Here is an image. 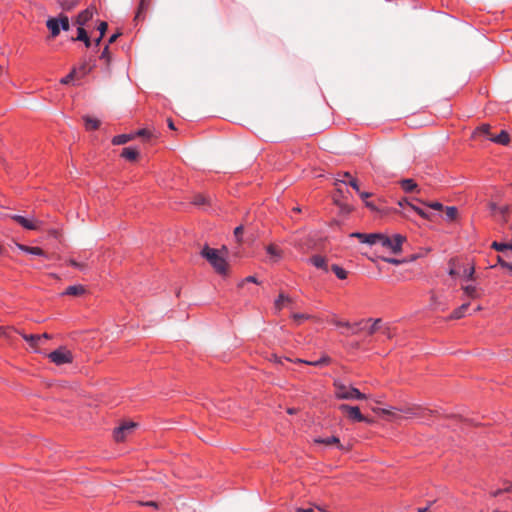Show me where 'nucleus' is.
<instances>
[{
    "label": "nucleus",
    "instance_id": "nucleus-29",
    "mask_svg": "<svg viewBox=\"0 0 512 512\" xmlns=\"http://www.w3.org/2000/svg\"><path fill=\"white\" fill-rule=\"evenodd\" d=\"M414 201L418 202V203H421L427 207H430L434 210H442L443 209V205L440 203V202H425L421 199H418V198H413Z\"/></svg>",
    "mask_w": 512,
    "mask_h": 512
},
{
    "label": "nucleus",
    "instance_id": "nucleus-17",
    "mask_svg": "<svg viewBox=\"0 0 512 512\" xmlns=\"http://www.w3.org/2000/svg\"><path fill=\"white\" fill-rule=\"evenodd\" d=\"M310 262L312 265L319 269H323L326 272L328 271L327 259L320 255H314L310 258Z\"/></svg>",
    "mask_w": 512,
    "mask_h": 512
},
{
    "label": "nucleus",
    "instance_id": "nucleus-24",
    "mask_svg": "<svg viewBox=\"0 0 512 512\" xmlns=\"http://www.w3.org/2000/svg\"><path fill=\"white\" fill-rule=\"evenodd\" d=\"M400 185L405 192H413L417 190V183L413 179H402Z\"/></svg>",
    "mask_w": 512,
    "mask_h": 512
},
{
    "label": "nucleus",
    "instance_id": "nucleus-62",
    "mask_svg": "<svg viewBox=\"0 0 512 512\" xmlns=\"http://www.w3.org/2000/svg\"><path fill=\"white\" fill-rule=\"evenodd\" d=\"M383 333L388 337V338H391L392 337V333H391V330L389 327H385L383 329Z\"/></svg>",
    "mask_w": 512,
    "mask_h": 512
},
{
    "label": "nucleus",
    "instance_id": "nucleus-3",
    "mask_svg": "<svg viewBox=\"0 0 512 512\" xmlns=\"http://www.w3.org/2000/svg\"><path fill=\"white\" fill-rule=\"evenodd\" d=\"M335 397L339 400H363L366 395L361 393L357 388L347 386L338 380L333 383Z\"/></svg>",
    "mask_w": 512,
    "mask_h": 512
},
{
    "label": "nucleus",
    "instance_id": "nucleus-47",
    "mask_svg": "<svg viewBox=\"0 0 512 512\" xmlns=\"http://www.w3.org/2000/svg\"><path fill=\"white\" fill-rule=\"evenodd\" d=\"M383 260L387 263L393 264V265H399L405 262V260H400L396 258H383Z\"/></svg>",
    "mask_w": 512,
    "mask_h": 512
},
{
    "label": "nucleus",
    "instance_id": "nucleus-13",
    "mask_svg": "<svg viewBox=\"0 0 512 512\" xmlns=\"http://www.w3.org/2000/svg\"><path fill=\"white\" fill-rule=\"evenodd\" d=\"M462 290L464 295L470 299H477L481 296V290L473 285H463Z\"/></svg>",
    "mask_w": 512,
    "mask_h": 512
},
{
    "label": "nucleus",
    "instance_id": "nucleus-54",
    "mask_svg": "<svg viewBox=\"0 0 512 512\" xmlns=\"http://www.w3.org/2000/svg\"><path fill=\"white\" fill-rule=\"evenodd\" d=\"M338 206L345 213H349L351 211V207L349 205H347V204L340 203Z\"/></svg>",
    "mask_w": 512,
    "mask_h": 512
},
{
    "label": "nucleus",
    "instance_id": "nucleus-33",
    "mask_svg": "<svg viewBox=\"0 0 512 512\" xmlns=\"http://www.w3.org/2000/svg\"><path fill=\"white\" fill-rule=\"evenodd\" d=\"M330 361H331L330 357L325 355V356H323L321 359H319L317 361L307 362V365L322 366V365L330 363Z\"/></svg>",
    "mask_w": 512,
    "mask_h": 512
},
{
    "label": "nucleus",
    "instance_id": "nucleus-40",
    "mask_svg": "<svg viewBox=\"0 0 512 512\" xmlns=\"http://www.w3.org/2000/svg\"><path fill=\"white\" fill-rule=\"evenodd\" d=\"M380 323H381V319H375L373 321V324L371 325V327L368 329V333L370 335L376 333L378 330H380Z\"/></svg>",
    "mask_w": 512,
    "mask_h": 512
},
{
    "label": "nucleus",
    "instance_id": "nucleus-48",
    "mask_svg": "<svg viewBox=\"0 0 512 512\" xmlns=\"http://www.w3.org/2000/svg\"><path fill=\"white\" fill-rule=\"evenodd\" d=\"M333 324H335L336 326L338 327H346V328H349L351 327L350 323L347 322V321H340V320H333L332 321Z\"/></svg>",
    "mask_w": 512,
    "mask_h": 512
},
{
    "label": "nucleus",
    "instance_id": "nucleus-58",
    "mask_svg": "<svg viewBox=\"0 0 512 512\" xmlns=\"http://www.w3.org/2000/svg\"><path fill=\"white\" fill-rule=\"evenodd\" d=\"M295 512H315L314 508H296Z\"/></svg>",
    "mask_w": 512,
    "mask_h": 512
},
{
    "label": "nucleus",
    "instance_id": "nucleus-38",
    "mask_svg": "<svg viewBox=\"0 0 512 512\" xmlns=\"http://www.w3.org/2000/svg\"><path fill=\"white\" fill-rule=\"evenodd\" d=\"M58 21H59L60 30L61 29L64 31L69 30L70 24H69V19L67 16H62L60 19H58Z\"/></svg>",
    "mask_w": 512,
    "mask_h": 512
},
{
    "label": "nucleus",
    "instance_id": "nucleus-6",
    "mask_svg": "<svg viewBox=\"0 0 512 512\" xmlns=\"http://www.w3.org/2000/svg\"><path fill=\"white\" fill-rule=\"evenodd\" d=\"M48 357L56 365H63L73 361L72 353L66 347H60L49 353Z\"/></svg>",
    "mask_w": 512,
    "mask_h": 512
},
{
    "label": "nucleus",
    "instance_id": "nucleus-34",
    "mask_svg": "<svg viewBox=\"0 0 512 512\" xmlns=\"http://www.w3.org/2000/svg\"><path fill=\"white\" fill-rule=\"evenodd\" d=\"M491 247L495 249L496 251H504L508 249H512V245H509L508 243H499V242H493Z\"/></svg>",
    "mask_w": 512,
    "mask_h": 512
},
{
    "label": "nucleus",
    "instance_id": "nucleus-10",
    "mask_svg": "<svg viewBox=\"0 0 512 512\" xmlns=\"http://www.w3.org/2000/svg\"><path fill=\"white\" fill-rule=\"evenodd\" d=\"M11 219H13L23 228L28 230H39L43 224L42 221L38 220L35 217L26 218L21 215H12Z\"/></svg>",
    "mask_w": 512,
    "mask_h": 512
},
{
    "label": "nucleus",
    "instance_id": "nucleus-61",
    "mask_svg": "<svg viewBox=\"0 0 512 512\" xmlns=\"http://www.w3.org/2000/svg\"><path fill=\"white\" fill-rule=\"evenodd\" d=\"M270 361H273V362H275V363H279V364H281V363H282L281 358H279V357H278L277 355H275V354H273V355L271 356Z\"/></svg>",
    "mask_w": 512,
    "mask_h": 512
},
{
    "label": "nucleus",
    "instance_id": "nucleus-1",
    "mask_svg": "<svg viewBox=\"0 0 512 512\" xmlns=\"http://www.w3.org/2000/svg\"><path fill=\"white\" fill-rule=\"evenodd\" d=\"M474 138L489 140L499 145H507L510 141V136L505 130L493 132L489 124H482L473 133Z\"/></svg>",
    "mask_w": 512,
    "mask_h": 512
},
{
    "label": "nucleus",
    "instance_id": "nucleus-44",
    "mask_svg": "<svg viewBox=\"0 0 512 512\" xmlns=\"http://www.w3.org/2000/svg\"><path fill=\"white\" fill-rule=\"evenodd\" d=\"M449 265H450V269H449V275L452 276V277H456L459 275V273L455 270V260L451 259L450 262H449Z\"/></svg>",
    "mask_w": 512,
    "mask_h": 512
},
{
    "label": "nucleus",
    "instance_id": "nucleus-15",
    "mask_svg": "<svg viewBox=\"0 0 512 512\" xmlns=\"http://www.w3.org/2000/svg\"><path fill=\"white\" fill-rule=\"evenodd\" d=\"M267 254L273 262H277L282 258L283 252L276 245L270 244L266 247Z\"/></svg>",
    "mask_w": 512,
    "mask_h": 512
},
{
    "label": "nucleus",
    "instance_id": "nucleus-43",
    "mask_svg": "<svg viewBox=\"0 0 512 512\" xmlns=\"http://www.w3.org/2000/svg\"><path fill=\"white\" fill-rule=\"evenodd\" d=\"M144 9H145V3H144V0H141L139 9H138L135 19H134L135 21H139L142 18V13H143Z\"/></svg>",
    "mask_w": 512,
    "mask_h": 512
},
{
    "label": "nucleus",
    "instance_id": "nucleus-23",
    "mask_svg": "<svg viewBox=\"0 0 512 512\" xmlns=\"http://www.w3.org/2000/svg\"><path fill=\"white\" fill-rule=\"evenodd\" d=\"M470 306V303L469 302H465L463 303L460 307H458L457 309H455L451 315H450V319H460L464 316L465 312L467 311V309L469 308Z\"/></svg>",
    "mask_w": 512,
    "mask_h": 512
},
{
    "label": "nucleus",
    "instance_id": "nucleus-7",
    "mask_svg": "<svg viewBox=\"0 0 512 512\" xmlns=\"http://www.w3.org/2000/svg\"><path fill=\"white\" fill-rule=\"evenodd\" d=\"M397 412L405 413L408 417L426 418L433 413L432 410L422 408L416 405L394 408Z\"/></svg>",
    "mask_w": 512,
    "mask_h": 512
},
{
    "label": "nucleus",
    "instance_id": "nucleus-22",
    "mask_svg": "<svg viewBox=\"0 0 512 512\" xmlns=\"http://www.w3.org/2000/svg\"><path fill=\"white\" fill-rule=\"evenodd\" d=\"M315 442L325 444V445H337V447L339 449H343V446L341 445L339 438L335 437V436H331L328 438H318V439H315Z\"/></svg>",
    "mask_w": 512,
    "mask_h": 512
},
{
    "label": "nucleus",
    "instance_id": "nucleus-21",
    "mask_svg": "<svg viewBox=\"0 0 512 512\" xmlns=\"http://www.w3.org/2000/svg\"><path fill=\"white\" fill-rule=\"evenodd\" d=\"M84 125L86 130H96L100 126V121L98 119L92 118L90 116H83Z\"/></svg>",
    "mask_w": 512,
    "mask_h": 512
},
{
    "label": "nucleus",
    "instance_id": "nucleus-41",
    "mask_svg": "<svg viewBox=\"0 0 512 512\" xmlns=\"http://www.w3.org/2000/svg\"><path fill=\"white\" fill-rule=\"evenodd\" d=\"M497 262L512 274V263L504 261L501 256H497Z\"/></svg>",
    "mask_w": 512,
    "mask_h": 512
},
{
    "label": "nucleus",
    "instance_id": "nucleus-14",
    "mask_svg": "<svg viewBox=\"0 0 512 512\" xmlns=\"http://www.w3.org/2000/svg\"><path fill=\"white\" fill-rule=\"evenodd\" d=\"M293 303V300L291 297L285 295L284 293H280L279 297L274 302V308L276 311H281L284 305H290Z\"/></svg>",
    "mask_w": 512,
    "mask_h": 512
},
{
    "label": "nucleus",
    "instance_id": "nucleus-51",
    "mask_svg": "<svg viewBox=\"0 0 512 512\" xmlns=\"http://www.w3.org/2000/svg\"><path fill=\"white\" fill-rule=\"evenodd\" d=\"M139 505L142 506H149L157 509L159 507L158 503L155 501H147V502H139Z\"/></svg>",
    "mask_w": 512,
    "mask_h": 512
},
{
    "label": "nucleus",
    "instance_id": "nucleus-55",
    "mask_svg": "<svg viewBox=\"0 0 512 512\" xmlns=\"http://www.w3.org/2000/svg\"><path fill=\"white\" fill-rule=\"evenodd\" d=\"M488 206L492 213L498 212L499 207L496 205L495 202H489Z\"/></svg>",
    "mask_w": 512,
    "mask_h": 512
},
{
    "label": "nucleus",
    "instance_id": "nucleus-20",
    "mask_svg": "<svg viewBox=\"0 0 512 512\" xmlns=\"http://www.w3.org/2000/svg\"><path fill=\"white\" fill-rule=\"evenodd\" d=\"M47 28L50 30L52 37H56L60 33L59 21L56 18H50L46 22Z\"/></svg>",
    "mask_w": 512,
    "mask_h": 512
},
{
    "label": "nucleus",
    "instance_id": "nucleus-32",
    "mask_svg": "<svg viewBox=\"0 0 512 512\" xmlns=\"http://www.w3.org/2000/svg\"><path fill=\"white\" fill-rule=\"evenodd\" d=\"M445 214H446V217L449 221H453L456 219L457 215H458V211H457V208L456 207H453V206H450V207H446L445 209Z\"/></svg>",
    "mask_w": 512,
    "mask_h": 512
},
{
    "label": "nucleus",
    "instance_id": "nucleus-45",
    "mask_svg": "<svg viewBox=\"0 0 512 512\" xmlns=\"http://www.w3.org/2000/svg\"><path fill=\"white\" fill-rule=\"evenodd\" d=\"M242 233H243V226H238V227L235 228L234 236L237 239V242H239V243L242 241L241 240Z\"/></svg>",
    "mask_w": 512,
    "mask_h": 512
},
{
    "label": "nucleus",
    "instance_id": "nucleus-2",
    "mask_svg": "<svg viewBox=\"0 0 512 512\" xmlns=\"http://www.w3.org/2000/svg\"><path fill=\"white\" fill-rule=\"evenodd\" d=\"M200 254L212 265L217 273L221 275H226L228 273V263L220 255L217 249L210 248L206 245L203 247Z\"/></svg>",
    "mask_w": 512,
    "mask_h": 512
},
{
    "label": "nucleus",
    "instance_id": "nucleus-31",
    "mask_svg": "<svg viewBox=\"0 0 512 512\" xmlns=\"http://www.w3.org/2000/svg\"><path fill=\"white\" fill-rule=\"evenodd\" d=\"M331 269H332V271L336 274V276L339 279H346L347 278V271H345L340 266L334 264V265L331 266Z\"/></svg>",
    "mask_w": 512,
    "mask_h": 512
},
{
    "label": "nucleus",
    "instance_id": "nucleus-64",
    "mask_svg": "<svg viewBox=\"0 0 512 512\" xmlns=\"http://www.w3.org/2000/svg\"><path fill=\"white\" fill-rule=\"evenodd\" d=\"M108 54H109L108 46H106V47L104 48V50L102 51V53H101V58H107V57H108Z\"/></svg>",
    "mask_w": 512,
    "mask_h": 512
},
{
    "label": "nucleus",
    "instance_id": "nucleus-9",
    "mask_svg": "<svg viewBox=\"0 0 512 512\" xmlns=\"http://www.w3.org/2000/svg\"><path fill=\"white\" fill-rule=\"evenodd\" d=\"M19 334L22 336V338L28 342L30 347L34 349L35 351H38V348L40 345L43 344L45 340H50L52 337L48 333L43 334H25L22 332H19Z\"/></svg>",
    "mask_w": 512,
    "mask_h": 512
},
{
    "label": "nucleus",
    "instance_id": "nucleus-4",
    "mask_svg": "<svg viewBox=\"0 0 512 512\" xmlns=\"http://www.w3.org/2000/svg\"><path fill=\"white\" fill-rule=\"evenodd\" d=\"M406 241V237L400 234H396L393 238H389L388 236L381 234V239H379V244L391 250L392 253L398 254L402 250V244Z\"/></svg>",
    "mask_w": 512,
    "mask_h": 512
},
{
    "label": "nucleus",
    "instance_id": "nucleus-8",
    "mask_svg": "<svg viewBox=\"0 0 512 512\" xmlns=\"http://www.w3.org/2000/svg\"><path fill=\"white\" fill-rule=\"evenodd\" d=\"M338 409L345 413L347 417L352 421L357 422H368L370 423L371 420H369L367 417L363 416L360 412L359 407L357 406H349L347 404H341L339 405Z\"/></svg>",
    "mask_w": 512,
    "mask_h": 512
},
{
    "label": "nucleus",
    "instance_id": "nucleus-39",
    "mask_svg": "<svg viewBox=\"0 0 512 512\" xmlns=\"http://www.w3.org/2000/svg\"><path fill=\"white\" fill-rule=\"evenodd\" d=\"M108 28V24L106 22H101L98 26V30L100 32V36L98 39H96V44L98 45L102 39V37L104 36L106 30Z\"/></svg>",
    "mask_w": 512,
    "mask_h": 512
},
{
    "label": "nucleus",
    "instance_id": "nucleus-28",
    "mask_svg": "<svg viewBox=\"0 0 512 512\" xmlns=\"http://www.w3.org/2000/svg\"><path fill=\"white\" fill-rule=\"evenodd\" d=\"M209 198L203 194L195 195L193 198V204L196 206H205L209 204Z\"/></svg>",
    "mask_w": 512,
    "mask_h": 512
},
{
    "label": "nucleus",
    "instance_id": "nucleus-57",
    "mask_svg": "<svg viewBox=\"0 0 512 512\" xmlns=\"http://www.w3.org/2000/svg\"><path fill=\"white\" fill-rule=\"evenodd\" d=\"M149 134V131H147L146 129H140L136 132L135 135L137 136H140V137H145Z\"/></svg>",
    "mask_w": 512,
    "mask_h": 512
},
{
    "label": "nucleus",
    "instance_id": "nucleus-42",
    "mask_svg": "<svg viewBox=\"0 0 512 512\" xmlns=\"http://www.w3.org/2000/svg\"><path fill=\"white\" fill-rule=\"evenodd\" d=\"M75 69H73L68 75L61 79L62 84H69L75 77Z\"/></svg>",
    "mask_w": 512,
    "mask_h": 512
},
{
    "label": "nucleus",
    "instance_id": "nucleus-16",
    "mask_svg": "<svg viewBox=\"0 0 512 512\" xmlns=\"http://www.w3.org/2000/svg\"><path fill=\"white\" fill-rule=\"evenodd\" d=\"M140 150L138 147L129 146L123 148L121 152V156L126 158L127 160H136V158L139 156Z\"/></svg>",
    "mask_w": 512,
    "mask_h": 512
},
{
    "label": "nucleus",
    "instance_id": "nucleus-36",
    "mask_svg": "<svg viewBox=\"0 0 512 512\" xmlns=\"http://www.w3.org/2000/svg\"><path fill=\"white\" fill-rule=\"evenodd\" d=\"M311 316L308 315V314H303V313H293L292 314V319L297 323V324H300L301 321L303 320H308L310 319Z\"/></svg>",
    "mask_w": 512,
    "mask_h": 512
},
{
    "label": "nucleus",
    "instance_id": "nucleus-12",
    "mask_svg": "<svg viewBox=\"0 0 512 512\" xmlns=\"http://www.w3.org/2000/svg\"><path fill=\"white\" fill-rule=\"evenodd\" d=\"M86 292V288L83 285H73L66 288V290L62 293V295H69L74 297H79L84 295Z\"/></svg>",
    "mask_w": 512,
    "mask_h": 512
},
{
    "label": "nucleus",
    "instance_id": "nucleus-35",
    "mask_svg": "<svg viewBox=\"0 0 512 512\" xmlns=\"http://www.w3.org/2000/svg\"><path fill=\"white\" fill-rule=\"evenodd\" d=\"M409 204H412V202H410L407 198H403V199L398 201L399 207H401L403 209V211H401L400 213L404 217H409L408 214L405 212V209L409 208Z\"/></svg>",
    "mask_w": 512,
    "mask_h": 512
},
{
    "label": "nucleus",
    "instance_id": "nucleus-30",
    "mask_svg": "<svg viewBox=\"0 0 512 512\" xmlns=\"http://www.w3.org/2000/svg\"><path fill=\"white\" fill-rule=\"evenodd\" d=\"M409 209L415 211L419 216H421L424 219H428V220L431 219V215L429 213L424 211L422 208L414 205L413 203L409 204Z\"/></svg>",
    "mask_w": 512,
    "mask_h": 512
},
{
    "label": "nucleus",
    "instance_id": "nucleus-53",
    "mask_svg": "<svg viewBox=\"0 0 512 512\" xmlns=\"http://www.w3.org/2000/svg\"><path fill=\"white\" fill-rule=\"evenodd\" d=\"M503 490H504V493H511L512 494V483L508 482V481L504 482Z\"/></svg>",
    "mask_w": 512,
    "mask_h": 512
},
{
    "label": "nucleus",
    "instance_id": "nucleus-5",
    "mask_svg": "<svg viewBox=\"0 0 512 512\" xmlns=\"http://www.w3.org/2000/svg\"><path fill=\"white\" fill-rule=\"evenodd\" d=\"M136 422H123L119 427L114 429L113 438L116 442H123L130 436L137 428Z\"/></svg>",
    "mask_w": 512,
    "mask_h": 512
},
{
    "label": "nucleus",
    "instance_id": "nucleus-50",
    "mask_svg": "<svg viewBox=\"0 0 512 512\" xmlns=\"http://www.w3.org/2000/svg\"><path fill=\"white\" fill-rule=\"evenodd\" d=\"M348 184L354 189L356 190V192H360V189H359V185H358V181L354 178H351L348 182Z\"/></svg>",
    "mask_w": 512,
    "mask_h": 512
},
{
    "label": "nucleus",
    "instance_id": "nucleus-37",
    "mask_svg": "<svg viewBox=\"0 0 512 512\" xmlns=\"http://www.w3.org/2000/svg\"><path fill=\"white\" fill-rule=\"evenodd\" d=\"M475 274V267L472 265L468 268H464L463 270V276L468 280H473Z\"/></svg>",
    "mask_w": 512,
    "mask_h": 512
},
{
    "label": "nucleus",
    "instance_id": "nucleus-56",
    "mask_svg": "<svg viewBox=\"0 0 512 512\" xmlns=\"http://www.w3.org/2000/svg\"><path fill=\"white\" fill-rule=\"evenodd\" d=\"M503 493H504L503 488H499V489H497V490L492 491V492L490 493V495H491L492 497H498V496H500V495H501V494H503Z\"/></svg>",
    "mask_w": 512,
    "mask_h": 512
},
{
    "label": "nucleus",
    "instance_id": "nucleus-46",
    "mask_svg": "<svg viewBox=\"0 0 512 512\" xmlns=\"http://www.w3.org/2000/svg\"><path fill=\"white\" fill-rule=\"evenodd\" d=\"M508 211H509V206H507V205L499 207L498 213L501 214L503 221H506V214L508 213Z\"/></svg>",
    "mask_w": 512,
    "mask_h": 512
},
{
    "label": "nucleus",
    "instance_id": "nucleus-49",
    "mask_svg": "<svg viewBox=\"0 0 512 512\" xmlns=\"http://www.w3.org/2000/svg\"><path fill=\"white\" fill-rule=\"evenodd\" d=\"M344 178H350V173L345 172L342 175H339V178L336 179L335 185H338V183H346Z\"/></svg>",
    "mask_w": 512,
    "mask_h": 512
},
{
    "label": "nucleus",
    "instance_id": "nucleus-19",
    "mask_svg": "<svg viewBox=\"0 0 512 512\" xmlns=\"http://www.w3.org/2000/svg\"><path fill=\"white\" fill-rule=\"evenodd\" d=\"M16 246L24 252L37 256H46L45 252L39 247H30L19 243H16Z\"/></svg>",
    "mask_w": 512,
    "mask_h": 512
},
{
    "label": "nucleus",
    "instance_id": "nucleus-26",
    "mask_svg": "<svg viewBox=\"0 0 512 512\" xmlns=\"http://www.w3.org/2000/svg\"><path fill=\"white\" fill-rule=\"evenodd\" d=\"M134 136V134H120L113 137L112 143L114 145H123L129 142Z\"/></svg>",
    "mask_w": 512,
    "mask_h": 512
},
{
    "label": "nucleus",
    "instance_id": "nucleus-52",
    "mask_svg": "<svg viewBox=\"0 0 512 512\" xmlns=\"http://www.w3.org/2000/svg\"><path fill=\"white\" fill-rule=\"evenodd\" d=\"M69 263H70V265H72V266H74V267H76V268H79V269H84V268L86 267V265H85V264H83V263H79V262H77V261H76V260H74V259L69 260Z\"/></svg>",
    "mask_w": 512,
    "mask_h": 512
},
{
    "label": "nucleus",
    "instance_id": "nucleus-25",
    "mask_svg": "<svg viewBox=\"0 0 512 512\" xmlns=\"http://www.w3.org/2000/svg\"><path fill=\"white\" fill-rule=\"evenodd\" d=\"M74 40L83 41L86 47H90L91 41L88 37L86 30L83 26H79L77 29V37Z\"/></svg>",
    "mask_w": 512,
    "mask_h": 512
},
{
    "label": "nucleus",
    "instance_id": "nucleus-59",
    "mask_svg": "<svg viewBox=\"0 0 512 512\" xmlns=\"http://www.w3.org/2000/svg\"><path fill=\"white\" fill-rule=\"evenodd\" d=\"M340 194H341V190L337 189V194L334 195V202H335L336 205H339L341 203L340 200H339Z\"/></svg>",
    "mask_w": 512,
    "mask_h": 512
},
{
    "label": "nucleus",
    "instance_id": "nucleus-27",
    "mask_svg": "<svg viewBox=\"0 0 512 512\" xmlns=\"http://www.w3.org/2000/svg\"><path fill=\"white\" fill-rule=\"evenodd\" d=\"M373 411L383 415V416H387L389 417V419H394V420H397V419H400L401 417L395 412L396 410L393 408V410H390V409H373Z\"/></svg>",
    "mask_w": 512,
    "mask_h": 512
},
{
    "label": "nucleus",
    "instance_id": "nucleus-18",
    "mask_svg": "<svg viewBox=\"0 0 512 512\" xmlns=\"http://www.w3.org/2000/svg\"><path fill=\"white\" fill-rule=\"evenodd\" d=\"M93 17V9L87 8L77 16L79 26H84Z\"/></svg>",
    "mask_w": 512,
    "mask_h": 512
},
{
    "label": "nucleus",
    "instance_id": "nucleus-63",
    "mask_svg": "<svg viewBox=\"0 0 512 512\" xmlns=\"http://www.w3.org/2000/svg\"><path fill=\"white\" fill-rule=\"evenodd\" d=\"M119 35H120V33H116V34L111 35L108 42L110 44L113 43L114 41H116V39L119 37Z\"/></svg>",
    "mask_w": 512,
    "mask_h": 512
},
{
    "label": "nucleus",
    "instance_id": "nucleus-60",
    "mask_svg": "<svg viewBox=\"0 0 512 512\" xmlns=\"http://www.w3.org/2000/svg\"><path fill=\"white\" fill-rule=\"evenodd\" d=\"M288 361H291V362H294V363H303V364H307V360H303V359H300V358H296L294 360L290 359V358H286Z\"/></svg>",
    "mask_w": 512,
    "mask_h": 512
},
{
    "label": "nucleus",
    "instance_id": "nucleus-11",
    "mask_svg": "<svg viewBox=\"0 0 512 512\" xmlns=\"http://www.w3.org/2000/svg\"><path fill=\"white\" fill-rule=\"evenodd\" d=\"M350 237H355L359 239L362 243L375 245L379 244V239H381V233L365 234L360 232H353L350 234Z\"/></svg>",
    "mask_w": 512,
    "mask_h": 512
}]
</instances>
